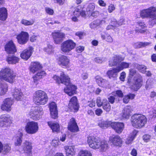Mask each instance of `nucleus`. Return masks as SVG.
Listing matches in <instances>:
<instances>
[{
    "label": "nucleus",
    "mask_w": 156,
    "mask_h": 156,
    "mask_svg": "<svg viewBox=\"0 0 156 156\" xmlns=\"http://www.w3.org/2000/svg\"><path fill=\"white\" fill-rule=\"evenodd\" d=\"M60 74V77L55 75L53 77V78L56 80L58 83H61L66 86V87L64 89V91L69 96L74 95L76 93V87L70 83V78L63 72H61Z\"/></svg>",
    "instance_id": "nucleus-1"
},
{
    "label": "nucleus",
    "mask_w": 156,
    "mask_h": 156,
    "mask_svg": "<svg viewBox=\"0 0 156 156\" xmlns=\"http://www.w3.org/2000/svg\"><path fill=\"white\" fill-rule=\"evenodd\" d=\"M87 142L89 147L94 149H100L101 151H105L108 148L107 142L101 140L97 136H89L87 137Z\"/></svg>",
    "instance_id": "nucleus-2"
},
{
    "label": "nucleus",
    "mask_w": 156,
    "mask_h": 156,
    "mask_svg": "<svg viewBox=\"0 0 156 156\" xmlns=\"http://www.w3.org/2000/svg\"><path fill=\"white\" fill-rule=\"evenodd\" d=\"M140 15L143 18H149V23L153 26L156 24V8L151 6L141 11Z\"/></svg>",
    "instance_id": "nucleus-3"
},
{
    "label": "nucleus",
    "mask_w": 156,
    "mask_h": 156,
    "mask_svg": "<svg viewBox=\"0 0 156 156\" xmlns=\"http://www.w3.org/2000/svg\"><path fill=\"white\" fill-rule=\"evenodd\" d=\"M131 124L136 128H141L147 123V119L146 117L141 114H135L131 117Z\"/></svg>",
    "instance_id": "nucleus-4"
},
{
    "label": "nucleus",
    "mask_w": 156,
    "mask_h": 156,
    "mask_svg": "<svg viewBox=\"0 0 156 156\" xmlns=\"http://www.w3.org/2000/svg\"><path fill=\"white\" fill-rule=\"evenodd\" d=\"M48 98L47 94L44 91L39 90L36 91L34 94L33 100L36 105H44L48 101Z\"/></svg>",
    "instance_id": "nucleus-5"
},
{
    "label": "nucleus",
    "mask_w": 156,
    "mask_h": 156,
    "mask_svg": "<svg viewBox=\"0 0 156 156\" xmlns=\"http://www.w3.org/2000/svg\"><path fill=\"white\" fill-rule=\"evenodd\" d=\"M129 76L134 77V82L132 85V89L135 91L137 90L142 86L143 80L142 76L139 73L136 74V71L135 69H129Z\"/></svg>",
    "instance_id": "nucleus-6"
},
{
    "label": "nucleus",
    "mask_w": 156,
    "mask_h": 156,
    "mask_svg": "<svg viewBox=\"0 0 156 156\" xmlns=\"http://www.w3.org/2000/svg\"><path fill=\"white\" fill-rule=\"evenodd\" d=\"M16 75L13 71L9 68L2 69L0 72V78L10 83H12Z\"/></svg>",
    "instance_id": "nucleus-7"
},
{
    "label": "nucleus",
    "mask_w": 156,
    "mask_h": 156,
    "mask_svg": "<svg viewBox=\"0 0 156 156\" xmlns=\"http://www.w3.org/2000/svg\"><path fill=\"white\" fill-rule=\"evenodd\" d=\"M43 113L42 108L41 107L37 106L32 108L27 115L32 119L37 120L41 118Z\"/></svg>",
    "instance_id": "nucleus-8"
},
{
    "label": "nucleus",
    "mask_w": 156,
    "mask_h": 156,
    "mask_svg": "<svg viewBox=\"0 0 156 156\" xmlns=\"http://www.w3.org/2000/svg\"><path fill=\"white\" fill-rule=\"evenodd\" d=\"M76 45V43L73 40H68L61 44V50L64 53L69 52L74 48Z\"/></svg>",
    "instance_id": "nucleus-9"
},
{
    "label": "nucleus",
    "mask_w": 156,
    "mask_h": 156,
    "mask_svg": "<svg viewBox=\"0 0 156 156\" xmlns=\"http://www.w3.org/2000/svg\"><path fill=\"white\" fill-rule=\"evenodd\" d=\"M38 124L34 121L28 122L25 127L26 132L30 134L36 133L38 131Z\"/></svg>",
    "instance_id": "nucleus-10"
},
{
    "label": "nucleus",
    "mask_w": 156,
    "mask_h": 156,
    "mask_svg": "<svg viewBox=\"0 0 156 156\" xmlns=\"http://www.w3.org/2000/svg\"><path fill=\"white\" fill-rule=\"evenodd\" d=\"M16 38L19 44H24L28 41L29 35L27 32L22 31L17 35Z\"/></svg>",
    "instance_id": "nucleus-11"
},
{
    "label": "nucleus",
    "mask_w": 156,
    "mask_h": 156,
    "mask_svg": "<svg viewBox=\"0 0 156 156\" xmlns=\"http://www.w3.org/2000/svg\"><path fill=\"white\" fill-rule=\"evenodd\" d=\"M14 103L13 100L11 98H6L3 102L1 109L3 111L9 112L11 110V106Z\"/></svg>",
    "instance_id": "nucleus-12"
},
{
    "label": "nucleus",
    "mask_w": 156,
    "mask_h": 156,
    "mask_svg": "<svg viewBox=\"0 0 156 156\" xmlns=\"http://www.w3.org/2000/svg\"><path fill=\"white\" fill-rule=\"evenodd\" d=\"M5 51L9 54H13L17 51L16 46L12 40L7 42L5 46Z\"/></svg>",
    "instance_id": "nucleus-13"
},
{
    "label": "nucleus",
    "mask_w": 156,
    "mask_h": 156,
    "mask_svg": "<svg viewBox=\"0 0 156 156\" xmlns=\"http://www.w3.org/2000/svg\"><path fill=\"white\" fill-rule=\"evenodd\" d=\"M10 116L9 115H4L0 118V126L6 128L8 127L11 123Z\"/></svg>",
    "instance_id": "nucleus-14"
},
{
    "label": "nucleus",
    "mask_w": 156,
    "mask_h": 156,
    "mask_svg": "<svg viewBox=\"0 0 156 156\" xmlns=\"http://www.w3.org/2000/svg\"><path fill=\"white\" fill-rule=\"evenodd\" d=\"M52 35L55 43L57 44L61 43L65 37V34L59 31L53 33Z\"/></svg>",
    "instance_id": "nucleus-15"
},
{
    "label": "nucleus",
    "mask_w": 156,
    "mask_h": 156,
    "mask_svg": "<svg viewBox=\"0 0 156 156\" xmlns=\"http://www.w3.org/2000/svg\"><path fill=\"white\" fill-rule=\"evenodd\" d=\"M111 126L112 128L118 133H121L124 128V123L121 122H111Z\"/></svg>",
    "instance_id": "nucleus-16"
},
{
    "label": "nucleus",
    "mask_w": 156,
    "mask_h": 156,
    "mask_svg": "<svg viewBox=\"0 0 156 156\" xmlns=\"http://www.w3.org/2000/svg\"><path fill=\"white\" fill-rule=\"evenodd\" d=\"M69 108L72 110L74 111L78 110L79 106L77 102V99L76 97H73L70 100L68 105Z\"/></svg>",
    "instance_id": "nucleus-17"
},
{
    "label": "nucleus",
    "mask_w": 156,
    "mask_h": 156,
    "mask_svg": "<svg viewBox=\"0 0 156 156\" xmlns=\"http://www.w3.org/2000/svg\"><path fill=\"white\" fill-rule=\"evenodd\" d=\"M68 129L72 132H76L79 131L78 126L74 118H72L69 123Z\"/></svg>",
    "instance_id": "nucleus-18"
},
{
    "label": "nucleus",
    "mask_w": 156,
    "mask_h": 156,
    "mask_svg": "<svg viewBox=\"0 0 156 156\" xmlns=\"http://www.w3.org/2000/svg\"><path fill=\"white\" fill-rule=\"evenodd\" d=\"M33 48L30 47L28 49L23 51L20 54V57L24 60H27L31 56L33 52Z\"/></svg>",
    "instance_id": "nucleus-19"
},
{
    "label": "nucleus",
    "mask_w": 156,
    "mask_h": 156,
    "mask_svg": "<svg viewBox=\"0 0 156 156\" xmlns=\"http://www.w3.org/2000/svg\"><path fill=\"white\" fill-rule=\"evenodd\" d=\"M46 75V73L44 71H41L38 73L33 77V82L35 85H37L40 80L43 78Z\"/></svg>",
    "instance_id": "nucleus-20"
},
{
    "label": "nucleus",
    "mask_w": 156,
    "mask_h": 156,
    "mask_svg": "<svg viewBox=\"0 0 156 156\" xmlns=\"http://www.w3.org/2000/svg\"><path fill=\"white\" fill-rule=\"evenodd\" d=\"M49 108L51 117L53 119H55L57 117L58 115L56 104L54 102H51L49 104Z\"/></svg>",
    "instance_id": "nucleus-21"
},
{
    "label": "nucleus",
    "mask_w": 156,
    "mask_h": 156,
    "mask_svg": "<svg viewBox=\"0 0 156 156\" xmlns=\"http://www.w3.org/2000/svg\"><path fill=\"white\" fill-rule=\"evenodd\" d=\"M109 141L112 144L115 146H120L122 143V140L120 137L117 135L111 136L109 138Z\"/></svg>",
    "instance_id": "nucleus-22"
},
{
    "label": "nucleus",
    "mask_w": 156,
    "mask_h": 156,
    "mask_svg": "<svg viewBox=\"0 0 156 156\" xmlns=\"http://www.w3.org/2000/svg\"><path fill=\"white\" fill-rule=\"evenodd\" d=\"M124 59V58L121 56L120 55H114L113 58L109 61V65L110 66L116 65Z\"/></svg>",
    "instance_id": "nucleus-23"
},
{
    "label": "nucleus",
    "mask_w": 156,
    "mask_h": 156,
    "mask_svg": "<svg viewBox=\"0 0 156 156\" xmlns=\"http://www.w3.org/2000/svg\"><path fill=\"white\" fill-rule=\"evenodd\" d=\"M70 59L68 57L65 55H62L58 58V62L59 65L62 66H66L69 63Z\"/></svg>",
    "instance_id": "nucleus-24"
},
{
    "label": "nucleus",
    "mask_w": 156,
    "mask_h": 156,
    "mask_svg": "<svg viewBox=\"0 0 156 156\" xmlns=\"http://www.w3.org/2000/svg\"><path fill=\"white\" fill-rule=\"evenodd\" d=\"M30 71L34 73L42 68V66L40 63L37 62H31L30 66Z\"/></svg>",
    "instance_id": "nucleus-25"
},
{
    "label": "nucleus",
    "mask_w": 156,
    "mask_h": 156,
    "mask_svg": "<svg viewBox=\"0 0 156 156\" xmlns=\"http://www.w3.org/2000/svg\"><path fill=\"white\" fill-rule=\"evenodd\" d=\"M66 156H74L76 153L75 148L74 146H66L64 147Z\"/></svg>",
    "instance_id": "nucleus-26"
},
{
    "label": "nucleus",
    "mask_w": 156,
    "mask_h": 156,
    "mask_svg": "<svg viewBox=\"0 0 156 156\" xmlns=\"http://www.w3.org/2000/svg\"><path fill=\"white\" fill-rule=\"evenodd\" d=\"M131 107L130 106H127L125 107L123 110L121 115L123 119H129L130 116V113L131 112Z\"/></svg>",
    "instance_id": "nucleus-27"
},
{
    "label": "nucleus",
    "mask_w": 156,
    "mask_h": 156,
    "mask_svg": "<svg viewBox=\"0 0 156 156\" xmlns=\"http://www.w3.org/2000/svg\"><path fill=\"white\" fill-rule=\"evenodd\" d=\"M119 72L118 69L116 67L112 70L108 71L107 73L110 79L115 80L116 78L118 73Z\"/></svg>",
    "instance_id": "nucleus-28"
},
{
    "label": "nucleus",
    "mask_w": 156,
    "mask_h": 156,
    "mask_svg": "<svg viewBox=\"0 0 156 156\" xmlns=\"http://www.w3.org/2000/svg\"><path fill=\"white\" fill-rule=\"evenodd\" d=\"M6 60L8 64H15L18 62L19 58L14 55H9L6 57Z\"/></svg>",
    "instance_id": "nucleus-29"
},
{
    "label": "nucleus",
    "mask_w": 156,
    "mask_h": 156,
    "mask_svg": "<svg viewBox=\"0 0 156 156\" xmlns=\"http://www.w3.org/2000/svg\"><path fill=\"white\" fill-rule=\"evenodd\" d=\"M23 133L18 131L15 137V145L16 146H20L23 140Z\"/></svg>",
    "instance_id": "nucleus-30"
},
{
    "label": "nucleus",
    "mask_w": 156,
    "mask_h": 156,
    "mask_svg": "<svg viewBox=\"0 0 156 156\" xmlns=\"http://www.w3.org/2000/svg\"><path fill=\"white\" fill-rule=\"evenodd\" d=\"M14 98L17 101L20 100L23 98V94L21 90L15 88L13 92Z\"/></svg>",
    "instance_id": "nucleus-31"
},
{
    "label": "nucleus",
    "mask_w": 156,
    "mask_h": 156,
    "mask_svg": "<svg viewBox=\"0 0 156 156\" xmlns=\"http://www.w3.org/2000/svg\"><path fill=\"white\" fill-rule=\"evenodd\" d=\"M32 143L29 140H26L23 143V146L24 151L26 153L31 151L32 147Z\"/></svg>",
    "instance_id": "nucleus-32"
},
{
    "label": "nucleus",
    "mask_w": 156,
    "mask_h": 156,
    "mask_svg": "<svg viewBox=\"0 0 156 156\" xmlns=\"http://www.w3.org/2000/svg\"><path fill=\"white\" fill-rule=\"evenodd\" d=\"M11 150V147L9 144H4L2 145L0 141V153L2 152L4 154L9 153Z\"/></svg>",
    "instance_id": "nucleus-33"
},
{
    "label": "nucleus",
    "mask_w": 156,
    "mask_h": 156,
    "mask_svg": "<svg viewBox=\"0 0 156 156\" xmlns=\"http://www.w3.org/2000/svg\"><path fill=\"white\" fill-rule=\"evenodd\" d=\"M49 126L51 128L53 132H58L59 131L60 128L59 124L57 122H48Z\"/></svg>",
    "instance_id": "nucleus-34"
},
{
    "label": "nucleus",
    "mask_w": 156,
    "mask_h": 156,
    "mask_svg": "<svg viewBox=\"0 0 156 156\" xmlns=\"http://www.w3.org/2000/svg\"><path fill=\"white\" fill-rule=\"evenodd\" d=\"M8 12L6 8L2 7L0 8V20H5L7 18Z\"/></svg>",
    "instance_id": "nucleus-35"
},
{
    "label": "nucleus",
    "mask_w": 156,
    "mask_h": 156,
    "mask_svg": "<svg viewBox=\"0 0 156 156\" xmlns=\"http://www.w3.org/2000/svg\"><path fill=\"white\" fill-rule=\"evenodd\" d=\"M8 90L7 85L5 83L0 84V95H3L5 94Z\"/></svg>",
    "instance_id": "nucleus-36"
},
{
    "label": "nucleus",
    "mask_w": 156,
    "mask_h": 156,
    "mask_svg": "<svg viewBox=\"0 0 156 156\" xmlns=\"http://www.w3.org/2000/svg\"><path fill=\"white\" fill-rule=\"evenodd\" d=\"M133 66L141 73H145L146 69V67L143 65H140L139 64L134 63L133 64Z\"/></svg>",
    "instance_id": "nucleus-37"
},
{
    "label": "nucleus",
    "mask_w": 156,
    "mask_h": 156,
    "mask_svg": "<svg viewBox=\"0 0 156 156\" xmlns=\"http://www.w3.org/2000/svg\"><path fill=\"white\" fill-rule=\"evenodd\" d=\"M136 133H137L136 131H133V132L130 134L129 136L127 139L126 142V144H131L136 137Z\"/></svg>",
    "instance_id": "nucleus-38"
},
{
    "label": "nucleus",
    "mask_w": 156,
    "mask_h": 156,
    "mask_svg": "<svg viewBox=\"0 0 156 156\" xmlns=\"http://www.w3.org/2000/svg\"><path fill=\"white\" fill-rule=\"evenodd\" d=\"M105 22V21L103 20H97L96 21H93L90 24V27L91 28H94L96 27L97 26L104 23Z\"/></svg>",
    "instance_id": "nucleus-39"
},
{
    "label": "nucleus",
    "mask_w": 156,
    "mask_h": 156,
    "mask_svg": "<svg viewBox=\"0 0 156 156\" xmlns=\"http://www.w3.org/2000/svg\"><path fill=\"white\" fill-rule=\"evenodd\" d=\"M130 65V63L125 62H123L120 64L117 67L120 72L124 69L128 68L129 67Z\"/></svg>",
    "instance_id": "nucleus-40"
},
{
    "label": "nucleus",
    "mask_w": 156,
    "mask_h": 156,
    "mask_svg": "<svg viewBox=\"0 0 156 156\" xmlns=\"http://www.w3.org/2000/svg\"><path fill=\"white\" fill-rule=\"evenodd\" d=\"M135 96V95L133 94H129L126 96H125L123 98V101L124 103H127L130 99H133Z\"/></svg>",
    "instance_id": "nucleus-41"
},
{
    "label": "nucleus",
    "mask_w": 156,
    "mask_h": 156,
    "mask_svg": "<svg viewBox=\"0 0 156 156\" xmlns=\"http://www.w3.org/2000/svg\"><path fill=\"white\" fill-rule=\"evenodd\" d=\"M111 122L109 121H100L98 123V125L101 128H104L107 127L109 125H111Z\"/></svg>",
    "instance_id": "nucleus-42"
},
{
    "label": "nucleus",
    "mask_w": 156,
    "mask_h": 156,
    "mask_svg": "<svg viewBox=\"0 0 156 156\" xmlns=\"http://www.w3.org/2000/svg\"><path fill=\"white\" fill-rule=\"evenodd\" d=\"M96 82L100 86H103L106 82L105 80L103 79L99 76H97L95 77Z\"/></svg>",
    "instance_id": "nucleus-43"
},
{
    "label": "nucleus",
    "mask_w": 156,
    "mask_h": 156,
    "mask_svg": "<svg viewBox=\"0 0 156 156\" xmlns=\"http://www.w3.org/2000/svg\"><path fill=\"white\" fill-rule=\"evenodd\" d=\"M151 44V43L148 42H140L136 44L135 45L136 48H141L142 47H145L149 46Z\"/></svg>",
    "instance_id": "nucleus-44"
},
{
    "label": "nucleus",
    "mask_w": 156,
    "mask_h": 156,
    "mask_svg": "<svg viewBox=\"0 0 156 156\" xmlns=\"http://www.w3.org/2000/svg\"><path fill=\"white\" fill-rule=\"evenodd\" d=\"M34 21H29L24 19H22L21 21V23L25 26H31L33 24Z\"/></svg>",
    "instance_id": "nucleus-45"
},
{
    "label": "nucleus",
    "mask_w": 156,
    "mask_h": 156,
    "mask_svg": "<svg viewBox=\"0 0 156 156\" xmlns=\"http://www.w3.org/2000/svg\"><path fill=\"white\" fill-rule=\"evenodd\" d=\"M101 37L103 40H106V41L109 42H112L113 39L109 34H106V35H101Z\"/></svg>",
    "instance_id": "nucleus-46"
},
{
    "label": "nucleus",
    "mask_w": 156,
    "mask_h": 156,
    "mask_svg": "<svg viewBox=\"0 0 156 156\" xmlns=\"http://www.w3.org/2000/svg\"><path fill=\"white\" fill-rule=\"evenodd\" d=\"M102 106L103 109L106 112H109L110 110L111 106L109 102L105 101Z\"/></svg>",
    "instance_id": "nucleus-47"
},
{
    "label": "nucleus",
    "mask_w": 156,
    "mask_h": 156,
    "mask_svg": "<svg viewBox=\"0 0 156 156\" xmlns=\"http://www.w3.org/2000/svg\"><path fill=\"white\" fill-rule=\"evenodd\" d=\"M108 20L110 22V23L113 25L115 28L116 27L119 26L118 22H117L115 19L110 18Z\"/></svg>",
    "instance_id": "nucleus-48"
},
{
    "label": "nucleus",
    "mask_w": 156,
    "mask_h": 156,
    "mask_svg": "<svg viewBox=\"0 0 156 156\" xmlns=\"http://www.w3.org/2000/svg\"><path fill=\"white\" fill-rule=\"evenodd\" d=\"M78 156H91V154L87 151H82L79 152Z\"/></svg>",
    "instance_id": "nucleus-49"
},
{
    "label": "nucleus",
    "mask_w": 156,
    "mask_h": 156,
    "mask_svg": "<svg viewBox=\"0 0 156 156\" xmlns=\"http://www.w3.org/2000/svg\"><path fill=\"white\" fill-rule=\"evenodd\" d=\"M53 48L52 45L48 44L47 47L44 49V51L48 54H51L53 52Z\"/></svg>",
    "instance_id": "nucleus-50"
},
{
    "label": "nucleus",
    "mask_w": 156,
    "mask_h": 156,
    "mask_svg": "<svg viewBox=\"0 0 156 156\" xmlns=\"http://www.w3.org/2000/svg\"><path fill=\"white\" fill-rule=\"evenodd\" d=\"M59 140L58 138L55 137L52 141L51 145L55 147H57L59 145Z\"/></svg>",
    "instance_id": "nucleus-51"
},
{
    "label": "nucleus",
    "mask_w": 156,
    "mask_h": 156,
    "mask_svg": "<svg viewBox=\"0 0 156 156\" xmlns=\"http://www.w3.org/2000/svg\"><path fill=\"white\" fill-rule=\"evenodd\" d=\"M80 7L78 6L75 8V10L73 12V15L76 17H79L80 15Z\"/></svg>",
    "instance_id": "nucleus-52"
},
{
    "label": "nucleus",
    "mask_w": 156,
    "mask_h": 156,
    "mask_svg": "<svg viewBox=\"0 0 156 156\" xmlns=\"http://www.w3.org/2000/svg\"><path fill=\"white\" fill-rule=\"evenodd\" d=\"M95 8V4L93 3H90L88 5L87 8V10L88 11H92L94 10Z\"/></svg>",
    "instance_id": "nucleus-53"
},
{
    "label": "nucleus",
    "mask_w": 156,
    "mask_h": 156,
    "mask_svg": "<svg viewBox=\"0 0 156 156\" xmlns=\"http://www.w3.org/2000/svg\"><path fill=\"white\" fill-rule=\"evenodd\" d=\"M153 83L151 82V80H148L147 81L146 88L147 89H150L152 87Z\"/></svg>",
    "instance_id": "nucleus-54"
},
{
    "label": "nucleus",
    "mask_w": 156,
    "mask_h": 156,
    "mask_svg": "<svg viewBox=\"0 0 156 156\" xmlns=\"http://www.w3.org/2000/svg\"><path fill=\"white\" fill-rule=\"evenodd\" d=\"M126 77V73L125 72H122L120 74L119 79L121 81H125Z\"/></svg>",
    "instance_id": "nucleus-55"
},
{
    "label": "nucleus",
    "mask_w": 156,
    "mask_h": 156,
    "mask_svg": "<svg viewBox=\"0 0 156 156\" xmlns=\"http://www.w3.org/2000/svg\"><path fill=\"white\" fill-rule=\"evenodd\" d=\"M104 102H105L102 101L100 98H98L97 99L96 103L98 107H100L103 106V103H104Z\"/></svg>",
    "instance_id": "nucleus-56"
},
{
    "label": "nucleus",
    "mask_w": 156,
    "mask_h": 156,
    "mask_svg": "<svg viewBox=\"0 0 156 156\" xmlns=\"http://www.w3.org/2000/svg\"><path fill=\"white\" fill-rule=\"evenodd\" d=\"M151 137V136L149 135L145 134L143 136V139L145 142H147L150 140Z\"/></svg>",
    "instance_id": "nucleus-57"
},
{
    "label": "nucleus",
    "mask_w": 156,
    "mask_h": 156,
    "mask_svg": "<svg viewBox=\"0 0 156 156\" xmlns=\"http://www.w3.org/2000/svg\"><path fill=\"white\" fill-rule=\"evenodd\" d=\"M45 10L46 12L50 15H52L54 13L53 10L49 8H45Z\"/></svg>",
    "instance_id": "nucleus-58"
},
{
    "label": "nucleus",
    "mask_w": 156,
    "mask_h": 156,
    "mask_svg": "<svg viewBox=\"0 0 156 156\" xmlns=\"http://www.w3.org/2000/svg\"><path fill=\"white\" fill-rule=\"evenodd\" d=\"M84 48L83 46H79L76 48V50L78 53H81L84 50Z\"/></svg>",
    "instance_id": "nucleus-59"
},
{
    "label": "nucleus",
    "mask_w": 156,
    "mask_h": 156,
    "mask_svg": "<svg viewBox=\"0 0 156 156\" xmlns=\"http://www.w3.org/2000/svg\"><path fill=\"white\" fill-rule=\"evenodd\" d=\"M115 9L114 5L112 4H111L108 7V11L109 13H111Z\"/></svg>",
    "instance_id": "nucleus-60"
},
{
    "label": "nucleus",
    "mask_w": 156,
    "mask_h": 156,
    "mask_svg": "<svg viewBox=\"0 0 156 156\" xmlns=\"http://www.w3.org/2000/svg\"><path fill=\"white\" fill-rule=\"evenodd\" d=\"M103 112V111L100 108H98L95 111V113L96 115L98 116H100Z\"/></svg>",
    "instance_id": "nucleus-61"
},
{
    "label": "nucleus",
    "mask_w": 156,
    "mask_h": 156,
    "mask_svg": "<svg viewBox=\"0 0 156 156\" xmlns=\"http://www.w3.org/2000/svg\"><path fill=\"white\" fill-rule=\"evenodd\" d=\"M65 0H54V3L58 4L60 5H62L65 2Z\"/></svg>",
    "instance_id": "nucleus-62"
},
{
    "label": "nucleus",
    "mask_w": 156,
    "mask_h": 156,
    "mask_svg": "<svg viewBox=\"0 0 156 156\" xmlns=\"http://www.w3.org/2000/svg\"><path fill=\"white\" fill-rule=\"evenodd\" d=\"M116 95L119 97L122 98L123 96V94L122 91L118 90L115 91Z\"/></svg>",
    "instance_id": "nucleus-63"
},
{
    "label": "nucleus",
    "mask_w": 156,
    "mask_h": 156,
    "mask_svg": "<svg viewBox=\"0 0 156 156\" xmlns=\"http://www.w3.org/2000/svg\"><path fill=\"white\" fill-rule=\"evenodd\" d=\"M115 98L113 96H110L108 98L109 102L111 104H113L115 101Z\"/></svg>",
    "instance_id": "nucleus-64"
}]
</instances>
